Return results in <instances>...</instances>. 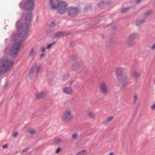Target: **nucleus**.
I'll return each mask as SVG.
<instances>
[{
    "label": "nucleus",
    "mask_w": 155,
    "mask_h": 155,
    "mask_svg": "<svg viewBox=\"0 0 155 155\" xmlns=\"http://www.w3.org/2000/svg\"><path fill=\"white\" fill-rule=\"evenodd\" d=\"M32 18L31 12L26 14L25 20L27 23L22 22L21 19H19L16 22V26L19 33L15 34L13 40L14 42L9 52V55L12 58H15L19 52L21 44L24 41V38L28 35V25L30 24Z\"/></svg>",
    "instance_id": "f257e3e1"
},
{
    "label": "nucleus",
    "mask_w": 155,
    "mask_h": 155,
    "mask_svg": "<svg viewBox=\"0 0 155 155\" xmlns=\"http://www.w3.org/2000/svg\"><path fill=\"white\" fill-rule=\"evenodd\" d=\"M116 73L117 78L122 84L121 88H125L126 86L129 84L127 74L125 73H123L122 70L119 68L116 69Z\"/></svg>",
    "instance_id": "f03ea898"
},
{
    "label": "nucleus",
    "mask_w": 155,
    "mask_h": 155,
    "mask_svg": "<svg viewBox=\"0 0 155 155\" xmlns=\"http://www.w3.org/2000/svg\"><path fill=\"white\" fill-rule=\"evenodd\" d=\"M50 4L52 8L55 9L58 8V11L60 14H64L66 12V7L67 4L65 2H60L59 0H50Z\"/></svg>",
    "instance_id": "7ed1b4c3"
},
{
    "label": "nucleus",
    "mask_w": 155,
    "mask_h": 155,
    "mask_svg": "<svg viewBox=\"0 0 155 155\" xmlns=\"http://www.w3.org/2000/svg\"><path fill=\"white\" fill-rule=\"evenodd\" d=\"M35 3L32 0H27L25 2H21L20 4V7L26 11H31L34 9Z\"/></svg>",
    "instance_id": "20e7f679"
},
{
    "label": "nucleus",
    "mask_w": 155,
    "mask_h": 155,
    "mask_svg": "<svg viewBox=\"0 0 155 155\" xmlns=\"http://www.w3.org/2000/svg\"><path fill=\"white\" fill-rule=\"evenodd\" d=\"M66 9V12H67L68 15L71 17H75L78 15L80 12L79 9L77 7H69L67 8V5Z\"/></svg>",
    "instance_id": "39448f33"
},
{
    "label": "nucleus",
    "mask_w": 155,
    "mask_h": 155,
    "mask_svg": "<svg viewBox=\"0 0 155 155\" xmlns=\"http://www.w3.org/2000/svg\"><path fill=\"white\" fill-rule=\"evenodd\" d=\"M13 64V61L5 59V60L4 63L0 68V72L3 73H6L12 66Z\"/></svg>",
    "instance_id": "423d86ee"
},
{
    "label": "nucleus",
    "mask_w": 155,
    "mask_h": 155,
    "mask_svg": "<svg viewBox=\"0 0 155 155\" xmlns=\"http://www.w3.org/2000/svg\"><path fill=\"white\" fill-rule=\"evenodd\" d=\"M41 69V67L38 66V64L35 63L34 65L31 68L30 71L28 74L29 77L30 79H31L35 75L37 76Z\"/></svg>",
    "instance_id": "0eeeda50"
},
{
    "label": "nucleus",
    "mask_w": 155,
    "mask_h": 155,
    "mask_svg": "<svg viewBox=\"0 0 155 155\" xmlns=\"http://www.w3.org/2000/svg\"><path fill=\"white\" fill-rule=\"evenodd\" d=\"M73 119V116L71 112L69 110L65 111L63 114L62 117V120L66 123L70 122Z\"/></svg>",
    "instance_id": "6e6552de"
},
{
    "label": "nucleus",
    "mask_w": 155,
    "mask_h": 155,
    "mask_svg": "<svg viewBox=\"0 0 155 155\" xmlns=\"http://www.w3.org/2000/svg\"><path fill=\"white\" fill-rule=\"evenodd\" d=\"M100 88L101 92L102 94L105 95L108 94L107 87L105 83H101L100 84Z\"/></svg>",
    "instance_id": "1a4fd4ad"
},
{
    "label": "nucleus",
    "mask_w": 155,
    "mask_h": 155,
    "mask_svg": "<svg viewBox=\"0 0 155 155\" xmlns=\"http://www.w3.org/2000/svg\"><path fill=\"white\" fill-rule=\"evenodd\" d=\"M71 34L70 33L65 31H59L54 34L53 37L54 38L58 37H62L69 35Z\"/></svg>",
    "instance_id": "9d476101"
},
{
    "label": "nucleus",
    "mask_w": 155,
    "mask_h": 155,
    "mask_svg": "<svg viewBox=\"0 0 155 155\" xmlns=\"http://www.w3.org/2000/svg\"><path fill=\"white\" fill-rule=\"evenodd\" d=\"M46 94L47 93L46 92L43 91L36 94L35 95V97L36 99H40L44 98Z\"/></svg>",
    "instance_id": "9b49d317"
},
{
    "label": "nucleus",
    "mask_w": 155,
    "mask_h": 155,
    "mask_svg": "<svg viewBox=\"0 0 155 155\" xmlns=\"http://www.w3.org/2000/svg\"><path fill=\"white\" fill-rule=\"evenodd\" d=\"M63 92L67 94H72L73 91L71 87H66L63 88Z\"/></svg>",
    "instance_id": "f8f14e48"
},
{
    "label": "nucleus",
    "mask_w": 155,
    "mask_h": 155,
    "mask_svg": "<svg viewBox=\"0 0 155 155\" xmlns=\"http://www.w3.org/2000/svg\"><path fill=\"white\" fill-rule=\"evenodd\" d=\"M80 67V64L77 62L75 63L72 65V70L74 71H77Z\"/></svg>",
    "instance_id": "ddd939ff"
},
{
    "label": "nucleus",
    "mask_w": 155,
    "mask_h": 155,
    "mask_svg": "<svg viewBox=\"0 0 155 155\" xmlns=\"http://www.w3.org/2000/svg\"><path fill=\"white\" fill-rule=\"evenodd\" d=\"M87 114L88 117L90 118L93 119L95 117V115L94 113L89 110H87Z\"/></svg>",
    "instance_id": "4468645a"
},
{
    "label": "nucleus",
    "mask_w": 155,
    "mask_h": 155,
    "mask_svg": "<svg viewBox=\"0 0 155 155\" xmlns=\"http://www.w3.org/2000/svg\"><path fill=\"white\" fill-rule=\"evenodd\" d=\"M114 118V117H108L104 121V123L105 124H107L110 123L111 120H113Z\"/></svg>",
    "instance_id": "2eb2a0df"
},
{
    "label": "nucleus",
    "mask_w": 155,
    "mask_h": 155,
    "mask_svg": "<svg viewBox=\"0 0 155 155\" xmlns=\"http://www.w3.org/2000/svg\"><path fill=\"white\" fill-rule=\"evenodd\" d=\"M137 36L136 33H134L130 35L128 39L134 41L136 38Z\"/></svg>",
    "instance_id": "dca6fc26"
},
{
    "label": "nucleus",
    "mask_w": 155,
    "mask_h": 155,
    "mask_svg": "<svg viewBox=\"0 0 155 155\" xmlns=\"http://www.w3.org/2000/svg\"><path fill=\"white\" fill-rule=\"evenodd\" d=\"M134 41L131 40L129 39H127L126 41V43L127 44V47H130L132 46L133 43Z\"/></svg>",
    "instance_id": "f3484780"
},
{
    "label": "nucleus",
    "mask_w": 155,
    "mask_h": 155,
    "mask_svg": "<svg viewBox=\"0 0 155 155\" xmlns=\"http://www.w3.org/2000/svg\"><path fill=\"white\" fill-rule=\"evenodd\" d=\"M77 58V56L76 54H73L69 57L70 60L72 61H74L76 60Z\"/></svg>",
    "instance_id": "a211bd4d"
},
{
    "label": "nucleus",
    "mask_w": 155,
    "mask_h": 155,
    "mask_svg": "<svg viewBox=\"0 0 155 155\" xmlns=\"http://www.w3.org/2000/svg\"><path fill=\"white\" fill-rule=\"evenodd\" d=\"M72 139L73 140H77L78 137V134L76 133L73 134L71 136Z\"/></svg>",
    "instance_id": "6ab92c4d"
},
{
    "label": "nucleus",
    "mask_w": 155,
    "mask_h": 155,
    "mask_svg": "<svg viewBox=\"0 0 155 155\" xmlns=\"http://www.w3.org/2000/svg\"><path fill=\"white\" fill-rule=\"evenodd\" d=\"M132 76L135 78H137L140 76V74L139 72L134 71L132 73Z\"/></svg>",
    "instance_id": "aec40b11"
},
{
    "label": "nucleus",
    "mask_w": 155,
    "mask_h": 155,
    "mask_svg": "<svg viewBox=\"0 0 155 155\" xmlns=\"http://www.w3.org/2000/svg\"><path fill=\"white\" fill-rule=\"evenodd\" d=\"M152 10L151 9L147 11V12L144 14V17L145 18L148 17L152 13Z\"/></svg>",
    "instance_id": "412c9836"
},
{
    "label": "nucleus",
    "mask_w": 155,
    "mask_h": 155,
    "mask_svg": "<svg viewBox=\"0 0 155 155\" xmlns=\"http://www.w3.org/2000/svg\"><path fill=\"white\" fill-rule=\"evenodd\" d=\"M35 54V49L33 48H31L29 53L30 57L32 56Z\"/></svg>",
    "instance_id": "4be33fe9"
},
{
    "label": "nucleus",
    "mask_w": 155,
    "mask_h": 155,
    "mask_svg": "<svg viewBox=\"0 0 155 155\" xmlns=\"http://www.w3.org/2000/svg\"><path fill=\"white\" fill-rule=\"evenodd\" d=\"M87 152L85 150H83L82 151L78 153L77 155H87Z\"/></svg>",
    "instance_id": "5701e85b"
},
{
    "label": "nucleus",
    "mask_w": 155,
    "mask_h": 155,
    "mask_svg": "<svg viewBox=\"0 0 155 155\" xmlns=\"http://www.w3.org/2000/svg\"><path fill=\"white\" fill-rule=\"evenodd\" d=\"M131 8L132 7H128L122 8L121 10V13H124L127 12L130 9V8Z\"/></svg>",
    "instance_id": "b1692460"
},
{
    "label": "nucleus",
    "mask_w": 155,
    "mask_h": 155,
    "mask_svg": "<svg viewBox=\"0 0 155 155\" xmlns=\"http://www.w3.org/2000/svg\"><path fill=\"white\" fill-rule=\"evenodd\" d=\"M54 141L56 143H59L60 142H61L62 141V140L61 139H59L58 137H56L54 139Z\"/></svg>",
    "instance_id": "393cba45"
},
{
    "label": "nucleus",
    "mask_w": 155,
    "mask_h": 155,
    "mask_svg": "<svg viewBox=\"0 0 155 155\" xmlns=\"http://www.w3.org/2000/svg\"><path fill=\"white\" fill-rule=\"evenodd\" d=\"M105 4L104 2L101 1L98 5V6L99 7H102Z\"/></svg>",
    "instance_id": "a878e982"
},
{
    "label": "nucleus",
    "mask_w": 155,
    "mask_h": 155,
    "mask_svg": "<svg viewBox=\"0 0 155 155\" xmlns=\"http://www.w3.org/2000/svg\"><path fill=\"white\" fill-rule=\"evenodd\" d=\"M68 75H63L62 77V80L63 81H65L68 79Z\"/></svg>",
    "instance_id": "bb28decb"
},
{
    "label": "nucleus",
    "mask_w": 155,
    "mask_h": 155,
    "mask_svg": "<svg viewBox=\"0 0 155 155\" xmlns=\"http://www.w3.org/2000/svg\"><path fill=\"white\" fill-rule=\"evenodd\" d=\"M55 42H53L52 43L48 45L46 47V48L47 49H50L52 46L53 45H55Z\"/></svg>",
    "instance_id": "cd10ccee"
},
{
    "label": "nucleus",
    "mask_w": 155,
    "mask_h": 155,
    "mask_svg": "<svg viewBox=\"0 0 155 155\" xmlns=\"http://www.w3.org/2000/svg\"><path fill=\"white\" fill-rule=\"evenodd\" d=\"M28 148H25L23 149L21 152V154H23L25 153H26L28 151Z\"/></svg>",
    "instance_id": "c85d7f7f"
},
{
    "label": "nucleus",
    "mask_w": 155,
    "mask_h": 155,
    "mask_svg": "<svg viewBox=\"0 0 155 155\" xmlns=\"http://www.w3.org/2000/svg\"><path fill=\"white\" fill-rule=\"evenodd\" d=\"M50 28H53L55 26L56 24L54 21L52 22L49 25Z\"/></svg>",
    "instance_id": "c756f323"
},
{
    "label": "nucleus",
    "mask_w": 155,
    "mask_h": 155,
    "mask_svg": "<svg viewBox=\"0 0 155 155\" xmlns=\"http://www.w3.org/2000/svg\"><path fill=\"white\" fill-rule=\"evenodd\" d=\"M35 133V130L34 129H31L29 131V134L31 135H33Z\"/></svg>",
    "instance_id": "7c9ffc66"
},
{
    "label": "nucleus",
    "mask_w": 155,
    "mask_h": 155,
    "mask_svg": "<svg viewBox=\"0 0 155 155\" xmlns=\"http://www.w3.org/2000/svg\"><path fill=\"white\" fill-rule=\"evenodd\" d=\"M137 96L135 94L134 95V102H133V104H134L135 103V102L137 100Z\"/></svg>",
    "instance_id": "2f4dec72"
},
{
    "label": "nucleus",
    "mask_w": 155,
    "mask_h": 155,
    "mask_svg": "<svg viewBox=\"0 0 155 155\" xmlns=\"http://www.w3.org/2000/svg\"><path fill=\"white\" fill-rule=\"evenodd\" d=\"M61 148L60 147L58 148L56 150L55 153L56 154H58L59 153V152L61 151Z\"/></svg>",
    "instance_id": "473e14b6"
},
{
    "label": "nucleus",
    "mask_w": 155,
    "mask_h": 155,
    "mask_svg": "<svg viewBox=\"0 0 155 155\" xmlns=\"http://www.w3.org/2000/svg\"><path fill=\"white\" fill-rule=\"evenodd\" d=\"M91 8V5H89L88 6L86 7L85 8V10L86 11L89 9H90Z\"/></svg>",
    "instance_id": "72a5a7b5"
},
{
    "label": "nucleus",
    "mask_w": 155,
    "mask_h": 155,
    "mask_svg": "<svg viewBox=\"0 0 155 155\" xmlns=\"http://www.w3.org/2000/svg\"><path fill=\"white\" fill-rule=\"evenodd\" d=\"M18 135V133L16 132L13 135V137L14 138L16 137Z\"/></svg>",
    "instance_id": "f704fd0d"
},
{
    "label": "nucleus",
    "mask_w": 155,
    "mask_h": 155,
    "mask_svg": "<svg viewBox=\"0 0 155 155\" xmlns=\"http://www.w3.org/2000/svg\"><path fill=\"white\" fill-rule=\"evenodd\" d=\"M8 49V47H6L5 48L4 50V54H7V51Z\"/></svg>",
    "instance_id": "c9c22d12"
},
{
    "label": "nucleus",
    "mask_w": 155,
    "mask_h": 155,
    "mask_svg": "<svg viewBox=\"0 0 155 155\" xmlns=\"http://www.w3.org/2000/svg\"><path fill=\"white\" fill-rule=\"evenodd\" d=\"M145 20L144 19L141 20L139 21V23L141 24H142L143 23H144Z\"/></svg>",
    "instance_id": "e433bc0d"
},
{
    "label": "nucleus",
    "mask_w": 155,
    "mask_h": 155,
    "mask_svg": "<svg viewBox=\"0 0 155 155\" xmlns=\"http://www.w3.org/2000/svg\"><path fill=\"white\" fill-rule=\"evenodd\" d=\"M2 147L3 148H7L8 147V145L7 144H5L2 146Z\"/></svg>",
    "instance_id": "4c0bfd02"
},
{
    "label": "nucleus",
    "mask_w": 155,
    "mask_h": 155,
    "mask_svg": "<svg viewBox=\"0 0 155 155\" xmlns=\"http://www.w3.org/2000/svg\"><path fill=\"white\" fill-rule=\"evenodd\" d=\"M41 49L43 52H45V49L44 47H41Z\"/></svg>",
    "instance_id": "58836bf2"
},
{
    "label": "nucleus",
    "mask_w": 155,
    "mask_h": 155,
    "mask_svg": "<svg viewBox=\"0 0 155 155\" xmlns=\"http://www.w3.org/2000/svg\"><path fill=\"white\" fill-rule=\"evenodd\" d=\"M79 87V86L78 84H76L74 86V88L75 89L78 88Z\"/></svg>",
    "instance_id": "ea45409f"
},
{
    "label": "nucleus",
    "mask_w": 155,
    "mask_h": 155,
    "mask_svg": "<svg viewBox=\"0 0 155 155\" xmlns=\"http://www.w3.org/2000/svg\"><path fill=\"white\" fill-rule=\"evenodd\" d=\"M151 49L152 50H154L155 49V44H154L153 46L151 47Z\"/></svg>",
    "instance_id": "a19ab883"
},
{
    "label": "nucleus",
    "mask_w": 155,
    "mask_h": 155,
    "mask_svg": "<svg viewBox=\"0 0 155 155\" xmlns=\"http://www.w3.org/2000/svg\"><path fill=\"white\" fill-rule=\"evenodd\" d=\"M151 108L152 110L154 109L155 108V103L151 106Z\"/></svg>",
    "instance_id": "79ce46f5"
},
{
    "label": "nucleus",
    "mask_w": 155,
    "mask_h": 155,
    "mask_svg": "<svg viewBox=\"0 0 155 155\" xmlns=\"http://www.w3.org/2000/svg\"><path fill=\"white\" fill-rule=\"evenodd\" d=\"M45 55V54H41L40 56V58H42V57H44Z\"/></svg>",
    "instance_id": "37998d69"
},
{
    "label": "nucleus",
    "mask_w": 155,
    "mask_h": 155,
    "mask_svg": "<svg viewBox=\"0 0 155 155\" xmlns=\"http://www.w3.org/2000/svg\"><path fill=\"white\" fill-rule=\"evenodd\" d=\"M140 0H137L136 2V3L137 4H139L141 2Z\"/></svg>",
    "instance_id": "c03bdc74"
},
{
    "label": "nucleus",
    "mask_w": 155,
    "mask_h": 155,
    "mask_svg": "<svg viewBox=\"0 0 155 155\" xmlns=\"http://www.w3.org/2000/svg\"><path fill=\"white\" fill-rule=\"evenodd\" d=\"M117 28V26L115 27H112V29L114 30H115Z\"/></svg>",
    "instance_id": "a18cd8bd"
},
{
    "label": "nucleus",
    "mask_w": 155,
    "mask_h": 155,
    "mask_svg": "<svg viewBox=\"0 0 155 155\" xmlns=\"http://www.w3.org/2000/svg\"><path fill=\"white\" fill-rule=\"evenodd\" d=\"M73 82H74V81H71L69 82L70 83V86H71V84H72V83Z\"/></svg>",
    "instance_id": "49530a36"
},
{
    "label": "nucleus",
    "mask_w": 155,
    "mask_h": 155,
    "mask_svg": "<svg viewBox=\"0 0 155 155\" xmlns=\"http://www.w3.org/2000/svg\"><path fill=\"white\" fill-rule=\"evenodd\" d=\"M109 155H114V154H113V153L112 152V153H111Z\"/></svg>",
    "instance_id": "de8ad7c7"
},
{
    "label": "nucleus",
    "mask_w": 155,
    "mask_h": 155,
    "mask_svg": "<svg viewBox=\"0 0 155 155\" xmlns=\"http://www.w3.org/2000/svg\"><path fill=\"white\" fill-rule=\"evenodd\" d=\"M115 139V138H113V140H114Z\"/></svg>",
    "instance_id": "09e8293b"
},
{
    "label": "nucleus",
    "mask_w": 155,
    "mask_h": 155,
    "mask_svg": "<svg viewBox=\"0 0 155 155\" xmlns=\"http://www.w3.org/2000/svg\"><path fill=\"white\" fill-rule=\"evenodd\" d=\"M137 25H138V24H137Z\"/></svg>",
    "instance_id": "8fccbe9b"
}]
</instances>
